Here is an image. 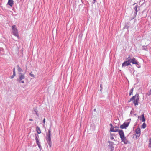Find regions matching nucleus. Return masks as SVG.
I'll return each instance as SVG.
<instances>
[{"label": "nucleus", "mask_w": 151, "mask_h": 151, "mask_svg": "<svg viewBox=\"0 0 151 151\" xmlns=\"http://www.w3.org/2000/svg\"><path fill=\"white\" fill-rule=\"evenodd\" d=\"M17 68L18 73V74L17 81L19 83H24V79H25V73H21V72H23V70L22 69L20 68L19 65H17Z\"/></svg>", "instance_id": "nucleus-1"}, {"label": "nucleus", "mask_w": 151, "mask_h": 151, "mask_svg": "<svg viewBox=\"0 0 151 151\" xmlns=\"http://www.w3.org/2000/svg\"><path fill=\"white\" fill-rule=\"evenodd\" d=\"M139 95L137 93L130 99V100L128 101V102L129 103L131 101H133V102L134 103L135 106H137L138 104V101H139Z\"/></svg>", "instance_id": "nucleus-2"}, {"label": "nucleus", "mask_w": 151, "mask_h": 151, "mask_svg": "<svg viewBox=\"0 0 151 151\" xmlns=\"http://www.w3.org/2000/svg\"><path fill=\"white\" fill-rule=\"evenodd\" d=\"M119 134L121 139L122 142H123L124 144H127L128 142V141L125 137L124 132L123 130H121L119 131Z\"/></svg>", "instance_id": "nucleus-3"}, {"label": "nucleus", "mask_w": 151, "mask_h": 151, "mask_svg": "<svg viewBox=\"0 0 151 151\" xmlns=\"http://www.w3.org/2000/svg\"><path fill=\"white\" fill-rule=\"evenodd\" d=\"M51 126H50V128L48 131V133L47 134V137H46V140L47 143L49 146L50 147H51L52 146V141L51 140Z\"/></svg>", "instance_id": "nucleus-4"}, {"label": "nucleus", "mask_w": 151, "mask_h": 151, "mask_svg": "<svg viewBox=\"0 0 151 151\" xmlns=\"http://www.w3.org/2000/svg\"><path fill=\"white\" fill-rule=\"evenodd\" d=\"M12 32L13 33V35L19 38V37L18 35V31L17 29L16 26L15 25H13L12 26Z\"/></svg>", "instance_id": "nucleus-5"}, {"label": "nucleus", "mask_w": 151, "mask_h": 151, "mask_svg": "<svg viewBox=\"0 0 151 151\" xmlns=\"http://www.w3.org/2000/svg\"><path fill=\"white\" fill-rule=\"evenodd\" d=\"M39 136L38 135L35 134V138L36 141L37 145L38 146V147L40 150H41L42 149V147L40 145V143L39 141Z\"/></svg>", "instance_id": "nucleus-6"}, {"label": "nucleus", "mask_w": 151, "mask_h": 151, "mask_svg": "<svg viewBox=\"0 0 151 151\" xmlns=\"http://www.w3.org/2000/svg\"><path fill=\"white\" fill-rule=\"evenodd\" d=\"M136 133L135 135L136 136V138L139 137L141 134L140 129L139 128H137L135 130Z\"/></svg>", "instance_id": "nucleus-7"}, {"label": "nucleus", "mask_w": 151, "mask_h": 151, "mask_svg": "<svg viewBox=\"0 0 151 151\" xmlns=\"http://www.w3.org/2000/svg\"><path fill=\"white\" fill-rule=\"evenodd\" d=\"M119 127L117 126L113 127L112 128H110V131L112 132H118L120 130H119Z\"/></svg>", "instance_id": "nucleus-8"}, {"label": "nucleus", "mask_w": 151, "mask_h": 151, "mask_svg": "<svg viewBox=\"0 0 151 151\" xmlns=\"http://www.w3.org/2000/svg\"><path fill=\"white\" fill-rule=\"evenodd\" d=\"M129 123H124L122 124L120 126V128L123 129H126L129 125Z\"/></svg>", "instance_id": "nucleus-9"}, {"label": "nucleus", "mask_w": 151, "mask_h": 151, "mask_svg": "<svg viewBox=\"0 0 151 151\" xmlns=\"http://www.w3.org/2000/svg\"><path fill=\"white\" fill-rule=\"evenodd\" d=\"M135 5V7H134V9L135 11V12H134V14L135 15H137V12H138V11L137 10V9L138 8V5H137V4L136 3L134 4H133V5Z\"/></svg>", "instance_id": "nucleus-10"}, {"label": "nucleus", "mask_w": 151, "mask_h": 151, "mask_svg": "<svg viewBox=\"0 0 151 151\" xmlns=\"http://www.w3.org/2000/svg\"><path fill=\"white\" fill-rule=\"evenodd\" d=\"M33 111L34 114H35L38 117L39 116L38 113V111L36 108H34L33 109Z\"/></svg>", "instance_id": "nucleus-11"}, {"label": "nucleus", "mask_w": 151, "mask_h": 151, "mask_svg": "<svg viewBox=\"0 0 151 151\" xmlns=\"http://www.w3.org/2000/svg\"><path fill=\"white\" fill-rule=\"evenodd\" d=\"M14 4V1L13 0H8L7 4L12 7Z\"/></svg>", "instance_id": "nucleus-12"}, {"label": "nucleus", "mask_w": 151, "mask_h": 151, "mask_svg": "<svg viewBox=\"0 0 151 151\" xmlns=\"http://www.w3.org/2000/svg\"><path fill=\"white\" fill-rule=\"evenodd\" d=\"M141 50H143L145 51H148V48L147 46L143 45L142 46V48Z\"/></svg>", "instance_id": "nucleus-13"}, {"label": "nucleus", "mask_w": 151, "mask_h": 151, "mask_svg": "<svg viewBox=\"0 0 151 151\" xmlns=\"http://www.w3.org/2000/svg\"><path fill=\"white\" fill-rule=\"evenodd\" d=\"M138 118H139L140 120L142 122H145V119L144 117V114L142 115L141 116H139Z\"/></svg>", "instance_id": "nucleus-14"}, {"label": "nucleus", "mask_w": 151, "mask_h": 151, "mask_svg": "<svg viewBox=\"0 0 151 151\" xmlns=\"http://www.w3.org/2000/svg\"><path fill=\"white\" fill-rule=\"evenodd\" d=\"M130 65L129 63H128L126 61H124L122 65V67H125L127 66Z\"/></svg>", "instance_id": "nucleus-15"}, {"label": "nucleus", "mask_w": 151, "mask_h": 151, "mask_svg": "<svg viewBox=\"0 0 151 151\" xmlns=\"http://www.w3.org/2000/svg\"><path fill=\"white\" fill-rule=\"evenodd\" d=\"M36 130L38 134H40L41 133V131L39 127L37 126L36 127Z\"/></svg>", "instance_id": "nucleus-16"}, {"label": "nucleus", "mask_w": 151, "mask_h": 151, "mask_svg": "<svg viewBox=\"0 0 151 151\" xmlns=\"http://www.w3.org/2000/svg\"><path fill=\"white\" fill-rule=\"evenodd\" d=\"M137 62V61L136 60V59L133 58L132 59V63L133 64H135Z\"/></svg>", "instance_id": "nucleus-17"}, {"label": "nucleus", "mask_w": 151, "mask_h": 151, "mask_svg": "<svg viewBox=\"0 0 151 151\" xmlns=\"http://www.w3.org/2000/svg\"><path fill=\"white\" fill-rule=\"evenodd\" d=\"M108 147H109L110 149V151H113L114 149V147L113 146L109 145Z\"/></svg>", "instance_id": "nucleus-18"}, {"label": "nucleus", "mask_w": 151, "mask_h": 151, "mask_svg": "<svg viewBox=\"0 0 151 151\" xmlns=\"http://www.w3.org/2000/svg\"><path fill=\"white\" fill-rule=\"evenodd\" d=\"M115 136V135L114 134H110V138L111 139V140H113L114 139V137Z\"/></svg>", "instance_id": "nucleus-19"}, {"label": "nucleus", "mask_w": 151, "mask_h": 151, "mask_svg": "<svg viewBox=\"0 0 151 151\" xmlns=\"http://www.w3.org/2000/svg\"><path fill=\"white\" fill-rule=\"evenodd\" d=\"M136 66L138 68H140L141 67V66L139 63L137 61V63L135 64Z\"/></svg>", "instance_id": "nucleus-20"}, {"label": "nucleus", "mask_w": 151, "mask_h": 151, "mask_svg": "<svg viewBox=\"0 0 151 151\" xmlns=\"http://www.w3.org/2000/svg\"><path fill=\"white\" fill-rule=\"evenodd\" d=\"M148 147L149 148H151V138H150L149 139Z\"/></svg>", "instance_id": "nucleus-21"}, {"label": "nucleus", "mask_w": 151, "mask_h": 151, "mask_svg": "<svg viewBox=\"0 0 151 151\" xmlns=\"http://www.w3.org/2000/svg\"><path fill=\"white\" fill-rule=\"evenodd\" d=\"M146 127V125L145 122L143 123L142 126V128L143 129H144Z\"/></svg>", "instance_id": "nucleus-22"}, {"label": "nucleus", "mask_w": 151, "mask_h": 151, "mask_svg": "<svg viewBox=\"0 0 151 151\" xmlns=\"http://www.w3.org/2000/svg\"><path fill=\"white\" fill-rule=\"evenodd\" d=\"M15 76H16V73H13V75L12 76H10V79H12L14 77H15Z\"/></svg>", "instance_id": "nucleus-23"}, {"label": "nucleus", "mask_w": 151, "mask_h": 151, "mask_svg": "<svg viewBox=\"0 0 151 151\" xmlns=\"http://www.w3.org/2000/svg\"><path fill=\"white\" fill-rule=\"evenodd\" d=\"M133 91V88H132L130 91L129 92V95L130 96L131 95H132V93Z\"/></svg>", "instance_id": "nucleus-24"}, {"label": "nucleus", "mask_w": 151, "mask_h": 151, "mask_svg": "<svg viewBox=\"0 0 151 151\" xmlns=\"http://www.w3.org/2000/svg\"><path fill=\"white\" fill-rule=\"evenodd\" d=\"M126 61L130 65H131V63H132V59H130V60H127Z\"/></svg>", "instance_id": "nucleus-25"}, {"label": "nucleus", "mask_w": 151, "mask_h": 151, "mask_svg": "<svg viewBox=\"0 0 151 151\" xmlns=\"http://www.w3.org/2000/svg\"><path fill=\"white\" fill-rule=\"evenodd\" d=\"M108 142L109 143V144H110V145H112V146H113L114 143V142H110L109 141H108Z\"/></svg>", "instance_id": "nucleus-26"}, {"label": "nucleus", "mask_w": 151, "mask_h": 151, "mask_svg": "<svg viewBox=\"0 0 151 151\" xmlns=\"http://www.w3.org/2000/svg\"><path fill=\"white\" fill-rule=\"evenodd\" d=\"M151 94V89L147 93V95L148 96H150Z\"/></svg>", "instance_id": "nucleus-27"}, {"label": "nucleus", "mask_w": 151, "mask_h": 151, "mask_svg": "<svg viewBox=\"0 0 151 151\" xmlns=\"http://www.w3.org/2000/svg\"><path fill=\"white\" fill-rule=\"evenodd\" d=\"M131 59V57H130V56H129L128 57V58L127 59V60H130V59Z\"/></svg>", "instance_id": "nucleus-28"}, {"label": "nucleus", "mask_w": 151, "mask_h": 151, "mask_svg": "<svg viewBox=\"0 0 151 151\" xmlns=\"http://www.w3.org/2000/svg\"><path fill=\"white\" fill-rule=\"evenodd\" d=\"M29 75L31 76H32L33 77H34V75L32 74L31 73H30Z\"/></svg>", "instance_id": "nucleus-29"}, {"label": "nucleus", "mask_w": 151, "mask_h": 151, "mask_svg": "<svg viewBox=\"0 0 151 151\" xmlns=\"http://www.w3.org/2000/svg\"><path fill=\"white\" fill-rule=\"evenodd\" d=\"M15 68H14L13 69V73H15Z\"/></svg>", "instance_id": "nucleus-30"}, {"label": "nucleus", "mask_w": 151, "mask_h": 151, "mask_svg": "<svg viewBox=\"0 0 151 151\" xmlns=\"http://www.w3.org/2000/svg\"><path fill=\"white\" fill-rule=\"evenodd\" d=\"M109 125L111 126L110 128H112L113 127V125H112V124H111V123Z\"/></svg>", "instance_id": "nucleus-31"}, {"label": "nucleus", "mask_w": 151, "mask_h": 151, "mask_svg": "<svg viewBox=\"0 0 151 151\" xmlns=\"http://www.w3.org/2000/svg\"><path fill=\"white\" fill-rule=\"evenodd\" d=\"M45 118H44L43 121V123L45 124Z\"/></svg>", "instance_id": "nucleus-32"}, {"label": "nucleus", "mask_w": 151, "mask_h": 151, "mask_svg": "<svg viewBox=\"0 0 151 151\" xmlns=\"http://www.w3.org/2000/svg\"><path fill=\"white\" fill-rule=\"evenodd\" d=\"M96 1V0H93L92 1V3L93 4H94L95 3Z\"/></svg>", "instance_id": "nucleus-33"}, {"label": "nucleus", "mask_w": 151, "mask_h": 151, "mask_svg": "<svg viewBox=\"0 0 151 151\" xmlns=\"http://www.w3.org/2000/svg\"><path fill=\"white\" fill-rule=\"evenodd\" d=\"M100 88L101 89H102V84H101L100 85Z\"/></svg>", "instance_id": "nucleus-34"}, {"label": "nucleus", "mask_w": 151, "mask_h": 151, "mask_svg": "<svg viewBox=\"0 0 151 151\" xmlns=\"http://www.w3.org/2000/svg\"><path fill=\"white\" fill-rule=\"evenodd\" d=\"M29 120L30 121H33V120L32 119H29Z\"/></svg>", "instance_id": "nucleus-35"}, {"label": "nucleus", "mask_w": 151, "mask_h": 151, "mask_svg": "<svg viewBox=\"0 0 151 151\" xmlns=\"http://www.w3.org/2000/svg\"><path fill=\"white\" fill-rule=\"evenodd\" d=\"M134 19V18H132H132H131V19H130V20H132V19Z\"/></svg>", "instance_id": "nucleus-36"}, {"label": "nucleus", "mask_w": 151, "mask_h": 151, "mask_svg": "<svg viewBox=\"0 0 151 151\" xmlns=\"http://www.w3.org/2000/svg\"><path fill=\"white\" fill-rule=\"evenodd\" d=\"M94 111H96V109H94Z\"/></svg>", "instance_id": "nucleus-37"}, {"label": "nucleus", "mask_w": 151, "mask_h": 151, "mask_svg": "<svg viewBox=\"0 0 151 151\" xmlns=\"http://www.w3.org/2000/svg\"><path fill=\"white\" fill-rule=\"evenodd\" d=\"M128 27H127V28L128 29Z\"/></svg>", "instance_id": "nucleus-38"}]
</instances>
